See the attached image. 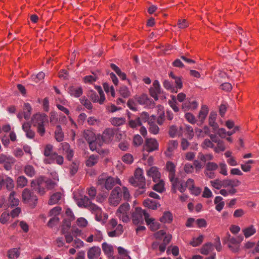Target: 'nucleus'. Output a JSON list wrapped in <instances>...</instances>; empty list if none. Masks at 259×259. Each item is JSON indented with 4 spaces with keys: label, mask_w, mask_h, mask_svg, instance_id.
Returning <instances> with one entry per match:
<instances>
[{
    "label": "nucleus",
    "mask_w": 259,
    "mask_h": 259,
    "mask_svg": "<svg viewBox=\"0 0 259 259\" xmlns=\"http://www.w3.org/2000/svg\"><path fill=\"white\" fill-rule=\"evenodd\" d=\"M138 118H140L141 122H145L146 121L148 122V120H155V116L153 115L149 117L148 113L146 112H143L142 113H141L140 114V116Z\"/></svg>",
    "instance_id": "54"
},
{
    "label": "nucleus",
    "mask_w": 259,
    "mask_h": 259,
    "mask_svg": "<svg viewBox=\"0 0 259 259\" xmlns=\"http://www.w3.org/2000/svg\"><path fill=\"white\" fill-rule=\"evenodd\" d=\"M213 250V245L211 243H207L203 245L200 249V253L207 255Z\"/></svg>",
    "instance_id": "36"
},
{
    "label": "nucleus",
    "mask_w": 259,
    "mask_h": 259,
    "mask_svg": "<svg viewBox=\"0 0 259 259\" xmlns=\"http://www.w3.org/2000/svg\"><path fill=\"white\" fill-rule=\"evenodd\" d=\"M204 237L202 235H200L197 238H194L190 244L193 246L196 247L199 245L203 241Z\"/></svg>",
    "instance_id": "59"
},
{
    "label": "nucleus",
    "mask_w": 259,
    "mask_h": 259,
    "mask_svg": "<svg viewBox=\"0 0 259 259\" xmlns=\"http://www.w3.org/2000/svg\"><path fill=\"white\" fill-rule=\"evenodd\" d=\"M178 183V184L176 186H174L172 184L174 192L176 193L177 189H178L182 193L184 192L186 190L187 188V186H186V183L184 184L183 183L180 182L179 180Z\"/></svg>",
    "instance_id": "52"
},
{
    "label": "nucleus",
    "mask_w": 259,
    "mask_h": 259,
    "mask_svg": "<svg viewBox=\"0 0 259 259\" xmlns=\"http://www.w3.org/2000/svg\"><path fill=\"white\" fill-rule=\"evenodd\" d=\"M83 137L88 141V142H91V141H95L97 139L95 134L91 130H85L83 132Z\"/></svg>",
    "instance_id": "37"
},
{
    "label": "nucleus",
    "mask_w": 259,
    "mask_h": 259,
    "mask_svg": "<svg viewBox=\"0 0 259 259\" xmlns=\"http://www.w3.org/2000/svg\"><path fill=\"white\" fill-rule=\"evenodd\" d=\"M148 176L151 177L154 182L159 181L160 178V173L157 167L152 166L150 167L147 171Z\"/></svg>",
    "instance_id": "18"
},
{
    "label": "nucleus",
    "mask_w": 259,
    "mask_h": 259,
    "mask_svg": "<svg viewBox=\"0 0 259 259\" xmlns=\"http://www.w3.org/2000/svg\"><path fill=\"white\" fill-rule=\"evenodd\" d=\"M144 149L148 152H151L158 149V143L155 139H147L144 145Z\"/></svg>",
    "instance_id": "14"
},
{
    "label": "nucleus",
    "mask_w": 259,
    "mask_h": 259,
    "mask_svg": "<svg viewBox=\"0 0 259 259\" xmlns=\"http://www.w3.org/2000/svg\"><path fill=\"white\" fill-rule=\"evenodd\" d=\"M4 185L8 190H11L14 187V181L10 177L5 176L4 177Z\"/></svg>",
    "instance_id": "44"
},
{
    "label": "nucleus",
    "mask_w": 259,
    "mask_h": 259,
    "mask_svg": "<svg viewBox=\"0 0 259 259\" xmlns=\"http://www.w3.org/2000/svg\"><path fill=\"white\" fill-rule=\"evenodd\" d=\"M6 162H14V159L11 156H7L4 154L0 155V163H5Z\"/></svg>",
    "instance_id": "60"
},
{
    "label": "nucleus",
    "mask_w": 259,
    "mask_h": 259,
    "mask_svg": "<svg viewBox=\"0 0 259 259\" xmlns=\"http://www.w3.org/2000/svg\"><path fill=\"white\" fill-rule=\"evenodd\" d=\"M208 113V108L206 105L201 106V109L199 112L198 118L202 122L205 119Z\"/></svg>",
    "instance_id": "34"
},
{
    "label": "nucleus",
    "mask_w": 259,
    "mask_h": 259,
    "mask_svg": "<svg viewBox=\"0 0 259 259\" xmlns=\"http://www.w3.org/2000/svg\"><path fill=\"white\" fill-rule=\"evenodd\" d=\"M121 190L119 187H115L111 192L109 198V202L111 204L116 206L121 200Z\"/></svg>",
    "instance_id": "9"
},
{
    "label": "nucleus",
    "mask_w": 259,
    "mask_h": 259,
    "mask_svg": "<svg viewBox=\"0 0 259 259\" xmlns=\"http://www.w3.org/2000/svg\"><path fill=\"white\" fill-rule=\"evenodd\" d=\"M214 142L212 141V140L209 139H205L203 142L201 143V147L203 149H208V148H213L214 147Z\"/></svg>",
    "instance_id": "46"
},
{
    "label": "nucleus",
    "mask_w": 259,
    "mask_h": 259,
    "mask_svg": "<svg viewBox=\"0 0 259 259\" xmlns=\"http://www.w3.org/2000/svg\"><path fill=\"white\" fill-rule=\"evenodd\" d=\"M102 249L105 254L108 255H111L113 254V247L107 243L104 242L102 244Z\"/></svg>",
    "instance_id": "48"
},
{
    "label": "nucleus",
    "mask_w": 259,
    "mask_h": 259,
    "mask_svg": "<svg viewBox=\"0 0 259 259\" xmlns=\"http://www.w3.org/2000/svg\"><path fill=\"white\" fill-rule=\"evenodd\" d=\"M243 240L242 236H239L236 238L231 237L230 234H227V238L224 240V242L228 244L229 248L234 252H238L240 248V244Z\"/></svg>",
    "instance_id": "5"
},
{
    "label": "nucleus",
    "mask_w": 259,
    "mask_h": 259,
    "mask_svg": "<svg viewBox=\"0 0 259 259\" xmlns=\"http://www.w3.org/2000/svg\"><path fill=\"white\" fill-rule=\"evenodd\" d=\"M99 156L97 155H91L87 160L86 165L89 167L95 165L98 161Z\"/></svg>",
    "instance_id": "43"
},
{
    "label": "nucleus",
    "mask_w": 259,
    "mask_h": 259,
    "mask_svg": "<svg viewBox=\"0 0 259 259\" xmlns=\"http://www.w3.org/2000/svg\"><path fill=\"white\" fill-rule=\"evenodd\" d=\"M122 160L127 164H131L133 162L134 158L132 155L126 154L122 156Z\"/></svg>",
    "instance_id": "64"
},
{
    "label": "nucleus",
    "mask_w": 259,
    "mask_h": 259,
    "mask_svg": "<svg viewBox=\"0 0 259 259\" xmlns=\"http://www.w3.org/2000/svg\"><path fill=\"white\" fill-rule=\"evenodd\" d=\"M128 125L132 128H135L142 125V122L140 118H136L135 119H129Z\"/></svg>",
    "instance_id": "45"
},
{
    "label": "nucleus",
    "mask_w": 259,
    "mask_h": 259,
    "mask_svg": "<svg viewBox=\"0 0 259 259\" xmlns=\"http://www.w3.org/2000/svg\"><path fill=\"white\" fill-rule=\"evenodd\" d=\"M145 222L146 224L149 226V228L152 231H156L159 228V224L155 221L153 218H149V214H146Z\"/></svg>",
    "instance_id": "22"
},
{
    "label": "nucleus",
    "mask_w": 259,
    "mask_h": 259,
    "mask_svg": "<svg viewBox=\"0 0 259 259\" xmlns=\"http://www.w3.org/2000/svg\"><path fill=\"white\" fill-rule=\"evenodd\" d=\"M131 207L128 203L121 204L116 211V216L123 222L127 223L131 219Z\"/></svg>",
    "instance_id": "4"
},
{
    "label": "nucleus",
    "mask_w": 259,
    "mask_h": 259,
    "mask_svg": "<svg viewBox=\"0 0 259 259\" xmlns=\"http://www.w3.org/2000/svg\"><path fill=\"white\" fill-rule=\"evenodd\" d=\"M101 253V249L97 246H93L88 251V257L89 259H97Z\"/></svg>",
    "instance_id": "21"
},
{
    "label": "nucleus",
    "mask_w": 259,
    "mask_h": 259,
    "mask_svg": "<svg viewBox=\"0 0 259 259\" xmlns=\"http://www.w3.org/2000/svg\"><path fill=\"white\" fill-rule=\"evenodd\" d=\"M179 143L177 140H170L167 143V149L164 153L167 157H170L178 148Z\"/></svg>",
    "instance_id": "17"
},
{
    "label": "nucleus",
    "mask_w": 259,
    "mask_h": 259,
    "mask_svg": "<svg viewBox=\"0 0 259 259\" xmlns=\"http://www.w3.org/2000/svg\"><path fill=\"white\" fill-rule=\"evenodd\" d=\"M32 121L33 126L36 127L37 133L43 137L46 133L45 126L48 123V116L45 114L37 113L33 116Z\"/></svg>",
    "instance_id": "2"
},
{
    "label": "nucleus",
    "mask_w": 259,
    "mask_h": 259,
    "mask_svg": "<svg viewBox=\"0 0 259 259\" xmlns=\"http://www.w3.org/2000/svg\"><path fill=\"white\" fill-rule=\"evenodd\" d=\"M20 248H13L8 250L7 256L9 259H17L20 255Z\"/></svg>",
    "instance_id": "27"
},
{
    "label": "nucleus",
    "mask_w": 259,
    "mask_h": 259,
    "mask_svg": "<svg viewBox=\"0 0 259 259\" xmlns=\"http://www.w3.org/2000/svg\"><path fill=\"white\" fill-rule=\"evenodd\" d=\"M24 172L27 176L30 177H33L35 174L34 168L30 165H27L25 166Z\"/></svg>",
    "instance_id": "50"
},
{
    "label": "nucleus",
    "mask_w": 259,
    "mask_h": 259,
    "mask_svg": "<svg viewBox=\"0 0 259 259\" xmlns=\"http://www.w3.org/2000/svg\"><path fill=\"white\" fill-rule=\"evenodd\" d=\"M90 210L95 215V218L97 221L102 223L106 222L108 218V215L106 213H103L101 208L94 204L91 206Z\"/></svg>",
    "instance_id": "7"
},
{
    "label": "nucleus",
    "mask_w": 259,
    "mask_h": 259,
    "mask_svg": "<svg viewBox=\"0 0 259 259\" xmlns=\"http://www.w3.org/2000/svg\"><path fill=\"white\" fill-rule=\"evenodd\" d=\"M163 87L168 90H170L171 92L177 93V90L173 87L172 84L167 80H165L163 82Z\"/></svg>",
    "instance_id": "62"
},
{
    "label": "nucleus",
    "mask_w": 259,
    "mask_h": 259,
    "mask_svg": "<svg viewBox=\"0 0 259 259\" xmlns=\"http://www.w3.org/2000/svg\"><path fill=\"white\" fill-rule=\"evenodd\" d=\"M173 219L172 213L170 211H165L159 221L162 223H170Z\"/></svg>",
    "instance_id": "32"
},
{
    "label": "nucleus",
    "mask_w": 259,
    "mask_h": 259,
    "mask_svg": "<svg viewBox=\"0 0 259 259\" xmlns=\"http://www.w3.org/2000/svg\"><path fill=\"white\" fill-rule=\"evenodd\" d=\"M198 107V103L196 101H193L191 102L189 100H186L182 105V109L185 111L189 110H195Z\"/></svg>",
    "instance_id": "26"
},
{
    "label": "nucleus",
    "mask_w": 259,
    "mask_h": 259,
    "mask_svg": "<svg viewBox=\"0 0 259 259\" xmlns=\"http://www.w3.org/2000/svg\"><path fill=\"white\" fill-rule=\"evenodd\" d=\"M224 180L221 181L219 179H216L214 181H210L211 186L216 189H220L222 187H224Z\"/></svg>",
    "instance_id": "57"
},
{
    "label": "nucleus",
    "mask_w": 259,
    "mask_h": 259,
    "mask_svg": "<svg viewBox=\"0 0 259 259\" xmlns=\"http://www.w3.org/2000/svg\"><path fill=\"white\" fill-rule=\"evenodd\" d=\"M111 68L116 73L118 76L122 80L126 78V74L121 71L120 69L114 64H111Z\"/></svg>",
    "instance_id": "40"
},
{
    "label": "nucleus",
    "mask_w": 259,
    "mask_h": 259,
    "mask_svg": "<svg viewBox=\"0 0 259 259\" xmlns=\"http://www.w3.org/2000/svg\"><path fill=\"white\" fill-rule=\"evenodd\" d=\"M160 85L157 80H155L152 86L149 89V94L150 96L154 98L155 101L158 100V95L162 93Z\"/></svg>",
    "instance_id": "12"
},
{
    "label": "nucleus",
    "mask_w": 259,
    "mask_h": 259,
    "mask_svg": "<svg viewBox=\"0 0 259 259\" xmlns=\"http://www.w3.org/2000/svg\"><path fill=\"white\" fill-rule=\"evenodd\" d=\"M244 235L246 238H248L253 235L256 231L253 226H250L242 230Z\"/></svg>",
    "instance_id": "47"
},
{
    "label": "nucleus",
    "mask_w": 259,
    "mask_h": 259,
    "mask_svg": "<svg viewBox=\"0 0 259 259\" xmlns=\"http://www.w3.org/2000/svg\"><path fill=\"white\" fill-rule=\"evenodd\" d=\"M154 120H148V124L149 125V131L152 134L154 135L157 134L159 132V128L158 126L154 123Z\"/></svg>",
    "instance_id": "41"
},
{
    "label": "nucleus",
    "mask_w": 259,
    "mask_h": 259,
    "mask_svg": "<svg viewBox=\"0 0 259 259\" xmlns=\"http://www.w3.org/2000/svg\"><path fill=\"white\" fill-rule=\"evenodd\" d=\"M144 204L145 206L152 209H156L160 205L156 201L150 199L146 200Z\"/></svg>",
    "instance_id": "42"
},
{
    "label": "nucleus",
    "mask_w": 259,
    "mask_h": 259,
    "mask_svg": "<svg viewBox=\"0 0 259 259\" xmlns=\"http://www.w3.org/2000/svg\"><path fill=\"white\" fill-rule=\"evenodd\" d=\"M186 186L190 190L192 191L193 193H194L196 195H197L200 193V189L195 187L194 181L192 179H189L186 183Z\"/></svg>",
    "instance_id": "30"
},
{
    "label": "nucleus",
    "mask_w": 259,
    "mask_h": 259,
    "mask_svg": "<svg viewBox=\"0 0 259 259\" xmlns=\"http://www.w3.org/2000/svg\"><path fill=\"white\" fill-rule=\"evenodd\" d=\"M166 169L169 172L168 178L171 184L176 186L178 184V179L175 178L176 165L171 161L166 163Z\"/></svg>",
    "instance_id": "10"
},
{
    "label": "nucleus",
    "mask_w": 259,
    "mask_h": 259,
    "mask_svg": "<svg viewBox=\"0 0 259 259\" xmlns=\"http://www.w3.org/2000/svg\"><path fill=\"white\" fill-rule=\"evenodd\" d=\"M137 102L140 105H145V106L151 108L154 106V102L148 98L147 95L142 94L140 96L136 98Z\"/></svg>",
    "instance_id": "16"
},
{
    "label": "nucleus",
    "mask_w": 259,
    "mask_h": 259,
    "mask_svg": "<svg viewBox=\"0 0 259 259\" xmlns=\"http://www.w3.org/2000/svg\"><path fill=\"white\" fill-rule=\"evenodd\" d=\"M103 87L107 94H110L113 97H115V92L112 85H110L108 83H104Z\"/></svg>",
    "instance_id": "55"
},
{
    "label": "nucleus",
    "mask_w": 259,
    "mask_h": 259,
    "mask_svg": "<svg viewBox=\"0 0 259 259\" xmlns=\"http://www.w3.org/2000/svg\"><path fill=\"white\" fill-rule=\"evenodd\" d=\"M198 158L203 162L206 161L211 160L213 158V156L211 154H203L202 153H199L198 155Z\"/></svg>",
    "instance_id": "49"
},
{
    "label": "nucleus",
    "mask_w": 259,
    "mask_h": 259,
    "mask_svg": "<svg viewBox=\"0 0 259 259\" xmlns=\"http://www.w3.org/2000/svg\"><path fill=\"white\" fill-rule=\"evenodd\" d=\"M22 199L24 202L30 205L35 206L37 197L28 189H25L22 192Z\"/></svg>",
    "instance_id": "8"
},
{
    "label": "nucleus",
    "mask_w": 259,
    "mask_h": 259,
    "mask_svg": "<svg viewBox=\"0 0 259 259\" xmlns=\"http://www.w3.org/2000/svg\"><path fill=\"white\" fill-rule=\"evenodd\" d=\"M98 79L96 74L93 73V75H88L84 77L83 80L85 83H93Z\"/></svg>",
    "instance_id": "58"
},
{
    "label": "nucleus",
    "mask_w": 259,
    "mask_h": 259,
    "mask_svg": "<svg viewBox=\"0 0 259 259\" xmlns=\"http://www.w3.org/2000/svg\"><path fill=\"white\" fill-rule=\"evenodd\" d=\"M157 182V183L153 186V190L159 193H162L164 190V182L162 180H159V181Z\"/></svg>",
    "instance_id": "53"
},
{
    "label": "nucleus",
    "mask_w": 259,
    "mask_h": 259,
    "mask_svg": "<svg viewBox=\"0 0 259 259\" xmlns=\"http://www.w3.org/2000/svg\"><path fill=\"white\" fill-rule=\"evenodd\" d=\"M27 179L23 176H19L17 180V187L19 188H23L27 185Z\"/></svg>",
    "instance_id": "51"
},
{
    "label": "nucleus",
    "mask_w": 259,
    "mask_h": 259,
    "mask_svg": "<svg viewBox=\"0 0 259 259\" xmlns=\"http://www.w3.org/2000/svg\"><path fill=\"white\" fill-rule=\"evenodd\" d=\"M55 160L58 164L61 165L63 163L64 159L62 156L56 153L53 154L51 159H44V161L46 164H51L54 162Z\"/></svg>",
    "instance_id": "25"
},
{
    "label": "nucleus",
    "mask_w": 259,
    "mask_h": 259,
    "mask_svg": "<svg viewBox=\"0 0 259 259\" xmlns=\"http://www.w3.org/2000/svg\"><path fill=\"white\" fill-rule=\"evenodd\" d=\"M41 182L40 183V185L43 187L46 186V188L48 189H53L56 186V183L50 180L46 181L43 179V181Z\"/></svg>",
    "instance_id": "56"
},
{
    "label": "nucleus",
    "mask_w": 259,
    "mask_h": 259,
    "mask_svg": "<svg viewBox=\"0 0 259 259\" xmlns=\"http://www.w3.org/2000/svg\"><path fill=\"white\" fill-rule=\"evenodd\" d=\"M41 181H43V178L39 177L37 179L33 180L31 182V187H34L37 186L38 192L40 195H44L46 192V189H47L46 186H42L40 185Z\"/></svg>",
    "instance_id": "24"
},
{
    "label": "nucleus",
    "mask_w": 259,
    "mask_h": 259,
    "mask_svg": "<svg viewBox=\"0 0 259 259\" xmlns=\"http://www.w3.org/2000/svg\"><path fill=\"white\" fill-rule=\"evenodd\" d=\"M22 130L26 133L27 138L32 139L34 138L35 133L31 129V124L29 122H24L22 124Z\"/></svg>",
    "instance_id": "23"
},
{
    "label": "nucleus",
    "mask_w": 259,
    "mask_h": 259,
    "mask_svg": "<svg viewBox=\"0 0 259 259\" xmlns=\"http://www.w3.org/2000/svg\"><path fill=\"white\" fill-rule=\"evenodd\" d=\"M77 203L79 206L87 208L89 210L91 206L95 204L92 203L90 199L86 196H81L77 200Z\"/></svg>",
    "instance_id": "20"
},
{
    "label": "nucleus",
    "mask_w": 259,
    "mask_h": 259,
    "mask_svg": "<svg viewBox=\"0 0 259 259\" xmlns=\"http://www.w3.org/2000/svg\"><path fill=\"white\" fill-rule=\"evenodd\" d=\"M114 132L112 128H108L105 129L101 136L102 141L99 143V146H102L104 142L109 143L112 140Z\"/></svg>",
    "instance_id": "15"
},
{
    "label": "nucleus",
    "mask_w": 259,
    "mask_h": 259,
    "mask_svg": "<svg viewBox=\"0 0 259 259\" xmlns=\"http://www.w3.org/2000/svg\"><path fill=\"white\" fill-rule=\"evenodd\" d=\"M120 95L123 98H127L130 96V92L126 86L121 87L119 90Z\"/></svg>",
    "instance_id": "61"
},
{
    "label": "nucleus",
    "mask_w": 259,
    "mask_h": 259,
    "mask_svg": "<svg viewBox=\"0 0 259 259\" xmlns=\"http://www.w3.org/2000/svg\"><path fill=\"white\" fill-rule=\"evenodd\" d=\"M56 152H53V146L51 144H48L45 147L44 154L46 157L45 159H51L53 155Z\"/></svg>",
    "instance_id": "33"
},
{
    "label": "nucleus",
    "mask_w": 259,
    "mask_h": 259,
    "mask_svg": "<svg viewBox=\"0 0 259 259\" xmlns=\"http://www.w3.org/2000/svg\"><path fill=\"white\" fill-rule=\"evenodd\" d=\"M103 239L102 233L100 231L95 230L92 232V234L90 235L86 239L87 242H92L93 241L100 242Z\"/></svg>",
    "instance_id": "19"
},
{
    "label": "nucleus",
    "mask_w": 259,
    "mask_h": 259,
    "mask_svg": "<svg viewBox=\"0 0 259 259\" xmlns=\"http://www.w3.org/2000/svg\"><path fill=\"white\" fill-rule=\"evenodd\" d=\"M146 214H149L145 210L140 207H136L132 214L133 223L135 225H142L144 223V218L145 220Z\"/></svg>",
    "instance_id": "6"
},
{
    "label": "nucleus",
    "mask_w": 259,
    "mask_h": 259,
    "mask_svg": "<svg viewBox=\"0 0 259 259\" xmlns=\"http://www.w3.org/2000/svg\"><path fill=\"white\" fill-rule=\"evenodd\" d=\"M23 110L24 118L26 120L29 119L30 118L32 111V108L30 105L28 103H25Z\"/></svg>",
    "instance_id": "39"
},
{
    "label": "nucleus",
    "mask_w": 259,
    "mask_h": 259,
    "mask_svg": "<svg viewBox=\"0 0 259 259\" xmlns=\"http://www.w3.org/2000/svg\"><path fill=\"white\" fill-rule=\"evenodd\" d=\"M209 137L211 140H212V141H213L214 143L217 144V146H215L214 145V147L213 148L215 153H219L225 150L226 147L224 142L222 140H220L216 135L209 134Z\"/></svg>",
    "instance_id": "11"
},
{
    "label": "nucleus",
    "mask_w": 259,
    "mask_h": 259,
    "mask_svg": "<svg viewBox=\"0 0 259 259\" xmlns=\"http://www.w3.org/2000/svg\"><path fill=\"white\" fill-rule=\"evenodd\" d=\"M97 184L101 188L107 190H111L116 184L121 185L120 180L118 178L108 177L106 175H102L98 178Z\"/></svg>",
    "instance_id": "3"
},
{
    "label": "nucleus",
    "mask_w": 259,
    "mask_h": 259,
    "mask_svg": "<svg viewBox=\"0 0 259 259\" xmlns=\"http://www.w3.org/2000/svg\"><path fill=\"white\" fill-rule=\"evenodd\" d=\"M224 187H231L234 188L238 186L240 184V182L238 180H224Z\"/></svg>",
    "instance_id": "35"
},
{
    "label": "nucleus",
    "mask_w": 259,
    "mask_h": 259,
    "mask_svg": "<svg viewBox=\"0 0 259 259\" xmlns=\"http://www.w3.org/2000/svg\"><path fill=\"white\" fill-rule=\"evenodd\" d=\"M68 92L71 96L76 98L80 97L83 93L81 87H75L73 86L70 87L68 88Z\"/></svg>",
    "instance_id": "28"
},
{
    "label": "nucleus",
    "mask_w": 259,
    "mask_h": 259,
    "mask_svg": "<svg viewBox=\"0 0 259 259\" xmlns=\"http://www.w3.org/2000/svg\"><path fill=\"white\" fill-rule=\"evenodd\" d=\"M8 201L9 206L11 207L18 206L19 205V199L16 197V193L15 192L12 191L11 192L9 197Z\"/></svg>",
    "instance_id": "29"
},
{
    "label": "nucleus",
    "mask_w": 259,
    "mask_h": 259,
    "mask_svg": "<svg viewBox=\"0 0 259 259\" xmlns=\"http://www.w3.org/2000/svg\"><path fill=\"white\" fill-rule=\"evenodd\" d=\"M218 168V165L213 162H208L206 164L205 169L207 170L215 171Z\"/></svg>",
    "instance_id": "63"
},
{
    "label": "nucleus",
    "mask_w": 259,
    "mask_h": 259,
    "mask_svg": "<svg viewBox=\"0 0 259 259\" xmlns=\"http://www.w3.org/2000/svg\"><path fill=\"white\" fill-rule=\"evenodd\" d=\"M98 91L100 97L97 93L93 92H91L90 93L89 97L93 102H98L100 104H103L105 101L104 92L100 87L98 88Z\"/></svg>",
    "instance_id": "13"
},
{
    "label": "nucleus",
    "mask_w": 259,
    "mask_h": 259,
    "mask_svg": "<svg viewBox=\"0 0 259 259\" xmlns=\"http://www.w3.org/2000/svg\"><path fill=\"white\" fill-rule=\"evenodd\" d=\"M129 182L134 187L139 188L137 193L143 194L145 191L146 180L144 176L143 170L141 168L136 169L134 176L129 179Z\"/></svg>",
    "instance_id": "1"
},
{
    "label": "nucleus",
    "mask_w": 259,
    "mask_h": 259,
    "mask_svg": "<svg viewBox=\"0 0 259 259\" xmlns=\"http://www.w3.org/2000/svg\"><path fill=\"white\" fill-rule=\"evenodd\" d=\"M64 133L62 131L61 126L60 125L56 126L55 131V138L59 142H62L64 139Z\"/></svg>",
    "instance_id": "31"
},
{
    "label": "nucleus",
    "mask_w": 259,
    "mask_h": 259,
    "mask_svg": "<svg viewBox=\"0 0 259 259\" xmlns=\"http://www.w3.org/2000/svg\"><path fill=\"white\" fill-rule=\"evenodd\" d=\"M62 197V193L60 192H56L51 196L49 201V204L53 205L57 203Z\"/></svg>",
    "instance_id": "38"
}]
</instances>
